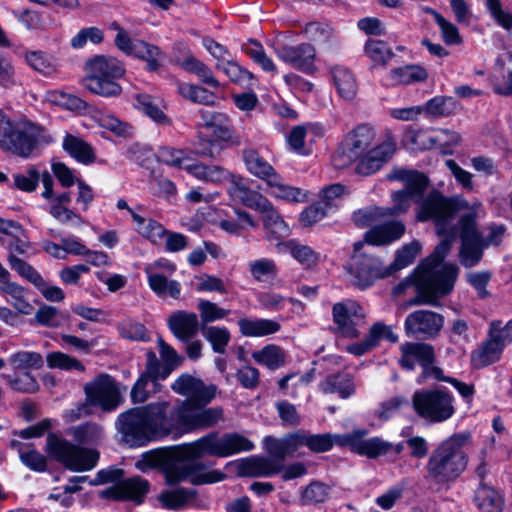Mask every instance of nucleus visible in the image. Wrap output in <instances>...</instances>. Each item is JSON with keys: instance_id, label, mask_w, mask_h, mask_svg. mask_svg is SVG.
<instances>
[{"instance_id": "3", "label": "nucleus", "mask_w": 512, "mask_h": 512, "mask_svg": "<svg viewBox=\"0 0 512 512\" xmlns=\"http://www.w3.org/2000/svg\"><path fill=\"white\" fill-rule=\"evenodd\" d=\"M253 448V442L241 434L225 433L219 435L217 432L209 433L194 442L183 444L175 449L174 456L179 462L166 469V481L169 484H174L186 479L189 472L184 462L187 460L203 456L224 458L251 451Z\"/></svg>"}, {"instance_id": "22", "label": "nucleus", "mask_w": 512, "mask_h": 512, "mask_svg": "<svg viewBox=\"0 0 512 512\" xmlns=\"http://www.w3.org/2000/svg\"><path fill=\"white\" fill-rule=\"evenodd\" d=\"M366 434L365 430H356L344 434V437H338L337 440L340 446H347L351 451L368 458H377L389 453L390 442L379 437L364 439Z\"/></svg>"}, {"instance_id": "30", "label": "nucleus", "mask_w": 512, "mask_h": 512, "mask_svg": "<svg viewBox=\"0 0 512 512\" xmlns=\"http://www.w3.org/2000/svg\"><path fill=\"white\" fill-rule=\"evenodd\" d=\"M202 125L219 141L239 143L234 137L227 115L215 111H201Z\"/></svg>"}, {"instance_id": "31", "label": "nucleus", "mask_w": 512, "mask_h": 512, "mask_svg": "<svg viewBox=\"0 0 512 512\" xmlns=\"http://www.w3.org/2000/svg\"><path fill=\"white\" fill-rule=\"evenodd\" d=\"M230 184L228 193L232 200L237 201L250 209H255L261 200L267 196L262 193L252 190L247 186L246 180L241 175H235L230 172V177L227 180Z\"/></svg>"}, {"instance_id": "17", "label": "nucleus", "mask_w": 512, "mask_h": 512, "mask_svg": "<svg viewBox=\"0 0 512 512\" xmlns=\"http://www.w3.org/2000/svg\"><path fill=\"white\" fill-rule=\"evenodd\" d=\"M86 400L89 404L99 406L105 411L116 409L121 397L112 377L103 374L85 385Z\"/></svg>"}, {"instance_id": "64", "label": "nucleus", "mask_w": 512, "mask_h": 512, "mask_svg": "<svg viewBox=\"0 0 512 512\" xmlns=\"http://www.w3.org/2000/svg\"><path fill=\"white\" fill-rule=\"evenodd\" d=\"M118 331L125 339L134 341L148 340V333L145 326L130 318L124 319L118 323Z\"/></svg>"}, {"instance_id": "15", "label": "nucleus", "mask_w": 512, "mask_h": 512, "mask_svg": "<svg viewBox=\"0 0 512 512\" xmlns=\"http://www.w3.org/2000/svg\"><path fill=\"white\" fill-rule=\"evenodd\" d=\"M374 139L375 132L372 128L365 125L358 126L348 135L334 155V164L343 167L360 159L372 147Z\"/></svg>"}, {"instance_id": "34", "label": "nucleus", "mask_w": 512, "mask_h": 512, "mask_svg": "<svg viewBox=\"0 0 512 512\" xmlns=\"http://www.w3.org/2000/svg\"><path fill=\"white\" fill-rule=\"evenodd\" d=\"M282 461L272 458L252 457L240 464V474L250 477H269L280 472Z\"/></svg>"}, {"instance_id": "13", "label": "nucleus", "mask_w": 512, "mask_h": 512, "mask_svg": "<svg viewBox=\"0 0 512 512\" xmlns=\"http://www.w3.org/2000/svg\"><path fill=\"white\" fill-rule=\"evenodd\" d=\"M454 212V206L449 200L438 192H432L420 202L417 219L422 222L433 220L439 235L454 236V229L451 226Z\"/></svg>"}, {"instance_id": "46", "label": "nucleus", "mask_w": 512, "mask_h": 512, "mask_svg": "<svg viewBox=\"0 0 512 512\" xmlns=\"http://www.w3.org/2000/svg\"><path fill=\"white\" fill-rule=\"evenodd\" d=\"M8 363L14 371H23L24 373L41 368L44 361L40 353L22 350L10 355Z\"/></svg>"}, {"instance_id": "48", "label": "nucleus", "mask_w": 512, "mask_h": 512, "mask_svg": "<svg viewBox=\"0 0 512 512\" xmlns=\"http://www.w3.org/2000/svg\"><path fill=\"white\" fill-rule=\"evenodd\" d=\"M324 393H338L342 398H347L354 393L355 386L351 376L339 374L327 377L320 385Z\"/></svg>"}, {"instance_id": "14", "label": "nucleus", "mask_w": 512, "mask_h": 512, "mask_svg": "<svg viewBox=\"0 0 512 512\" xmlns=\"http://www.w3.org/2000/svg\"><path fill=\"white\" fill-rule=\"evenodd\" d=\"M390 179L403 183L404 189L392 195L393 213L406 212L413 203L418 202L427 186V178L423 173L397 169L392 172Z\"/></svg>"}, {"instance_id": "21", "label": "nucleus", "mask_w": 512, "mask_h": 512, "mask_svg": "<svg viewBox=\"0 0 512 512\" xmlns=\"http://www.w3.org/2000/svg\"><path fill=\"white\" fill-rule=\"evenodd\" d=\"M407 137L419 149L439 148L444 153L460 142L457 132L446 129L411 130Z\"/></svg>"}, {"instance_id": "62", "label": "nucleus", "mask_w": 512, "mask_h": 512, "mask_svg": "<svg viewBox=\"0 0 512 512\" xmlns=\"http://www.w3.org/2000/svg\"><path fill=\"white\" fill-rule=\"evenodd\" d=\"M457 101L451 96H436L430 99L424 108V111L434 116H447L456 111Z\"/></svg>"}, {"instance_id": "61", "label": "nucleus", "mask_w": 512, "mask_h": 512, "mask_svg": "<svg viewBox=\"0 0 512 512\" xmlns=\"http://www.w3.org/2000/svg\"><path fill=\"white\" fill-rule=\"evenodd\" d=\"M25 59L28 65H30L34 70L46 75L55 72L58 66L57 60L53 56L41 51L27 52Z\"/></svg>"}, {"instance_id": "56", "label": "nucleus", "mask_w": 512, "mask_h": 512, "mask_svg": "<svg viewBox=\"0 0 512 512\" xmlns=\"http://www.w3.org/2000/svg\"><path fill=\"white\" fill-rule=\"evenodd\" d=\"M178 92L186 99L203 105H213L215 95L207 89L190 83H178Z\"/></svg>"}, {"instance_id": "47", "label": "nucleus", "mask_w": 512, "mask_h": 512, "mask_svg": "<svg viewBox=\"0 0 512 512\" xmlns=\"http://www.w3.org/2000/svg\"><path fill=\"white\" fill-rule=\"evenodd\" d=\"M156 157L159 162L171 167L183 169L186 172L188 171L187 166H190L193 160L186 151L169 146L160 147L156 153Z\"/></svg>"}, {"instance_id": "32", "label": "nucleus", "mask_w": 512, "mask_h": 512, "mask_svg": "<svg viewBox=\"0 0 512 512\" xmlns=\"http://www.w3.org/2000/svg\"><path fill=\"white\" fill-rule=\"evenodd\" d=\"M381 339H387L388 341L395 343L398 340V336L392 331L390 326L382 323H375L370 328V331L364 341L351 344L347 346L346 350L355 356H361L375 348Z\"/></svg>"}, {"instance_id": "8", "label": "nucleus", "mask_w": 512, "mask_h": 512, "mask_svg": "<svg viewBox=\"0 0 512 512\" xmlns=\"http://www.w3.org/2000/svg\"><path fill=\"white\" fill-rule=\"evenodd\" d=\"M412 406L420 418L430 423L445 422L456 412L453 394L442 388L415 391Z\"/></svg>"}, {"instance_id": "52", "label": "nucleus", "mask_w": 512, "mask_h": 512, "mask_svg": "<svg viewBox=\"0 0 512 512\" xmlns=\"http://www.w3.org/2000/svg\"><path fill=\"white\" fill-rule=\"evenodd\" d=\"M365 53L375 66L382 67L386 66L394 56L391 47L387 43L376 39H370L366 42Z\"/></svg>"}, {"instance_id": "27", "label": "nucleus", "mask_w": 512, "mask_h": 512, "mask_svg": "<svg viewBox=\"0 0 512 512\" xmlns=\"http://www.w3.org/2000/svg\"><path fill=\"white\" fill-rule=\"evenodd\" d=\"M264 184L266 194L277 201L293 205L308 200L306 190L286 183L278 172L272 174Z\"/></svg>"}, {"instance_id": "24", "label": "nucleus", "mask_w": 512, "mask_h": 512, "mask_svg": "<svg viewBox=\"0 0 512 512\" xmlns=\"http://www.w3.org/2000/svg\"><path fill=\"white\" fill-rule=\"evenodd\" d=\"M171 389L176 394L187 397L185 400L203 405L209 404L216 393L215 386H206L199 378L187 373L181 374L173 382Z\"/></svg>"}, {"instance_id": "38", "label": "nucleus", "mask_w": 512, "mask_h": 512, "mask_svg": "<svg viewBox=\"0 0 512 512\" xmlns=\"http://www.w3.org/2000/svg\"><path fill=\"white\" fill-rule=\"evenodd\" d=\"M242 159L247 171L263 182L267 181L272 174L277 172L255 149H244L242 151Z\"/></svg>"}, {"instance_id": "25", "label": "nucleus", "mask_w": 512, "mask_h": 512, "mask_svg": "<svg viewBox=\"0 0 512 512\" xmlns=\"http://www.w3.org/2000/svg\"><path fill=\"white\" fill-rule=\"evenodd\" d=\"M258 203L255 211L261 214L263 228L268 241L285 242V237L289 236L290 228L283 217L278 212L274 204L266 197Z\"/></svg>"}, {"instance_id": "36", "label": "nucleus", "mask_w": 512, "mask_h": 512, "mask_svg": "<svg viewBox=\"0 0 512 512\" xmlns=\"http://www.w3.org/2000/svg\"><path fill=\"white\" fill-rule=\"evenodd\" d=\"M187 173L199 181L220 184L230 177V171L219 165H209L192 160Z\"/></svg>"}, {"instance_id": "2", "label": "nucleus", "mask_w": 512, "mask_h": 512, "mask_svg": "<svg viewBox=\"0 0 512 512\" xmlns=\"http://www.w3.org/2000/svg\"><path fill=\"white\" fill-rule=\"evenodd\" d=\"M405 226L401 221H391L372 227L365 233L363 241L356 242L353 254L346 266L352 281L360 288L372 285L377 279L391 274V268L384 266L383 262L372 256L368 245L381 246L390 244L402 237Z\"/></svg>"}, {"instance_id": "9", "label": "nucleus", "mask_w": 512, "mask_h": 512, "mask_svg": "<svg viewBox=\"0 0 512 512\" xmlns=\"http://www.w3.org/2000/svg\"><path fill=\"white\" fill-rule=\"evenodd\" d=\"M123 475V470L113 467L99 471L93 483H111V486L100 491V497L139 501L148 492L149 484L145 479L136 476L124 480Z\"/></svg>"}, {"instance_id": "18", "label": "nucleus", "mask_w": 512, "mask_h": 512, "mask_svg": "<svg viewBox=\"0 0 512 512\" xmlns=\"http://www.w3.org/2000/svg\"><path fill=\"white\" fill-rule=\"evenodd\" d=\"M444 324L441 314L430 310H417L410 313L404 323V330L408 336L422 339L436 337Z\"/></svg>"}, {"instance_id": "7", "label": "nucleus", "mask_w": 512, "mask_h": 512, "mask_svg": "<svg viewBox=\"0 0 512 512\" xmlns=\"http://www.w3.org/2000/svg\"><path fill=\"white\" fill-rule=\"evenodd\" d=\"M86 75L82 84L93 94L102 97H117L122 87L117 80L124 76V65L115 57L99 55L85 65Z\"/></svg>"}, {"instance_id": "37", "label": "nucleus", "mask_w": 512, "mask_h": 512, "mask_svg": "<svg viewBox=\"0 0 512 512\" xmlns=\"http://www.w3.org/2000/svg\"><path fill=\"white\" fill-rule=\"evenodd\" d=\"M241 334L246 337H264L278 332L281 325L272 319L241 318L238 320Z\"/></svg>"}, {"instance_id": "55", "label": "nucleus", "mask_w": 512, "mask_h": 512, "mask_svg": "<svg viewBox=\"0 0 512 512\" xmlns=\"http://www.w3.org/2000/svg\"><path fill=\"white\" fill-rule=\"evenodd\" d=\"M136 108L147 115L158 124H168L169 119L162 111L159 102L149 95H138L136 98Z\"/></svg>"}, {"instance_id": "57", "label": "nucleus", "mask_w": 512, "mask_h": 512, "mask_svg": "<svg viewBox=\"0 0 512 512\" xmlns=\"http://www.w3.org/2000/svg\"><path fill=\"white\" fill-rule=\"evenodd\" d=\"M254 360L270 369H277L284 364L285 353L276 345H267L252 354Z\"/></svg>"}, {"instance_id": "4", "label": "nucleus", "mask_w": 512, "mask_h": 512, "mask_svg": "<svg viewBox=\"0 0 512 512\" xmlns=\"http://www.w3.org/2000/svg\"><path fill=\"white\" fill-rule=\"evenodd\" d=\"M451 248V240L443 239L434 252L415 270L414 277L418 290L414 304L437 305L438 299L449 294L455 284L457 267L444 262Z\"/></svg>"}, {"instance_id": "43", "label": "nucleus", "mask_w": 512, "mask_h": 512, "mask_svg": "<svg viewBox=\"0 0 512 512\" xmlns=\"http://www.w3.org/2000/svg\"><path fill=\"white\" fill-rule=\"evenodd\" d=\"M331 74L338 94L346 100H352L358 90L354 75L347 68L341 66H335Z\"/></svg>"}, {"instance_id": "10", "label": "nucleus", "mask_w": 512, "mask_h": 512, "mask_svg": "<svg viewBox=\"0 0 512 512\" xmlns=\"http://www.w3.org/2000/svg\"><path fill=\"white\" fill-rule=\"evenodd\" d=\"M398 364L407 371H413L416 365L421 366L422 373L417 378L418 384L425 383L427 378L444 379L441 368L434 365L435 351L432 345L424 342H404L399 346Z\"/></svg>"}, {"instance_id": "44", "label": "nucleus", "mask_w": 512, "mask_h": 512, "mask_svg": "<svg viewBox=\"0 0 512 512\" xmlns=\"http://www.w3.org/2000/svg\"><path fill=\"white\" fill-rule=\"evenodd\" d=\"M170 276L152 273L147 278L150 289L161 298L179 299L181 294V284Z\"/></svg>"}, {"instance_id": "33", "label": "nucleus", "mask_w": 512, "mask_h": 512, "mask_svg": "<svg viewBox=\"0 0 512 512\" xmlns=\"http://www.w3.org/2000/svg\"><path fill=\"white\" fill-rule=\"evenodd\" d=\"M198 317L193 312L177 311L168 319L172 334L183 342L190 341L198 331Z\"/></svg>"}, {"instance_id": "26", "label": "nucleus", "mask_w": 512, "mask_h": 512, "mask_svg": "<svg viewBox=\"0 0 512 512\" xmlns=\"http://www.w3.org/2000/svg\"><path fill=\"white\" fill-rule=\"evenodd\" d=\"M274 52L280 60L303 72L310 73L315 68L316 51L311 44L279 46L274 49Z\"/></svg>"}, {"instance_id": "40", "label": "nucleus", "mask_w": 512, "mask_h": 512, "mask_svg": "<svg viewBox=\"0 0 512 512\" xmlns=\"http://www.w3.org/2000/svg\"><path fill=\"white\" fill-rule=\"evenodd\" d=\"M247 270L250 278L257 283H271L278 275L276 262L267 257L256 258L248 262Z\"/></svg>"}, {"instance_id": "59", "label": "nucleus", "mask_w": 512, "mask_h": 512, "mask_svg": "<svg viewBox=\"0 0 512 512\" xmlns=\"http://www.w3.org/2000/svg\"><path fill=\"white\" fill-rule=\"evenodd\" d=\"M203 337L211 344L216 353H224L230 341V333L227 328L219 326H203Z\"/></svg>"}, {"instance_id": "5", "label": "nucleus", "mask_w": 512, "mask_h": 512, "mask_svg": "<svg viewBox=\"0 0 512 512\" xmlns=\"http://www.w3.org/2000/svg\"><path fill=\"white\" fill-rule=\"evenodd\" d=\"M51 141L45 129L29 121L14 120L0 110V149L3 151L26 158Z\"/></svg>"}, {"instance_id": "16", "label": "nucleus", "mask_w": 512, "mask_h": 512, "mask_svg": "<svg viewBox=\"0 0 512 512\" xmlns=\"http://www.w3.org/2000/svg\"><path fill=\"white\" fill-rule=\"evenodd\" d=\"M110 29L116 32L115 45L119 50L127 55L145 60L149 70L154 71L159 67L162 53L158 47L145 41L132 39L117 22H112Z\"/></svg>"}, {"instance_id": "54", "label": "nucleus", "mask_w": 512, "mask_h": 512, "mask_svg": "<svg viewBox=\"0 0 512 512\" xmlns=\"http://www.w3.org/2000/svg\"><path fill=\"white\" fill-rule=\"evenodd\" d=\"M244 51L263 71L273 75L278 73L275 63L259 42L249 41L245 44Z\"/></svg>"}, {"instance_id": "42", "label": "nucleus", "mask_w": 512, "mask_h": 512, "mask_svg": "<svg viewBox=\"0 0 512 512\" xmlns=\"http://www.w3.org/2000/svg\"><path fill=\"white\" fill-rule=\"evenodd\" d=\"M0 293L6 297L14 309L23 315H29L33 311V306L25 298L26 291L19 284L8 281L0 286Z\"/></svg>"}, {"instance_id": "58", "label": "nucleus", "mask_w": 512, "mask_h": 512, "mask_svg": "<svg viewBox=\"0 0 512 512\" xmlns=\"http://www.w3.org/2000/svg\"><path fill=\"white\" fill-rule=\"evenodd\" d=\"M45 100L53 105L67 110H84L87 107L85 101L81 98L59 90L48 91Z\"/></svg>"}, {"instance_id": "53", "label": "nucleus", "mask_w": 512, "mask_h": 512, "mask_svg": "<svg viewBox=\"0 0 512 512\" xmlns=\"http://www.w3.org/2000/svg\"><path fill=\"white\" fill-rule=\"evenodd\" d=\"M236 219H223L220 220L218 225L219 227L231 235H240V233L250 227L256 228L257 222L254 220L252 215L247 213L246 211L237 209L235 210Z\"/></svg>"}, {"instance_id": "6", "label": "nucleus", "mask_w": 512, "mask_h": 512, "mask_svg": "<svg viewBox=\"0 0 512 512\" xmlns=\"http://www.w3.org/2000/svg\"><path fill=\"white\" fill-rule=\"evenodd\" d=\"M467 462L461 437H450L432 452L426 465L427 476L439 484L454 481L466 469Z\"/></svg>"}, {"instance_id": "39", "label": "nucleus", "mask_w": 512, "mask_h": 512, "mask_svg": "<svg viewBox=\"0 0 512 512\" xmlns=\"http://www.w3.org/2000/svg\"><path fill=\"white\" fill-rule=\"evenodd\" d=\"M132 220L137 233L151 244L158 245L164 241L167 230L156 220L144 218L136 212H132Z\"/></svg>"}, {"instance_id": "41", "label": "nucleus", "mask_w": 512, "mask_h": 512, "mask_svg": "<svg viewBox=\"0 0 512 512\" xmlns=\"http://www.w3.org/2000/svg\"><path fill=\"white\" fill-rule=\"evenodd\" d=\"M62 147L77 162L88 165L94 162L95 154L93 148L83 139L71 134H66Z\"/></svg>"}, {"instance_id": "51", "label": "nucleus", "mask_w": 512, "mask_h": 512, "mask_svg": "<svg viewBox=\"0 0 512 512\" xmlns=\"http://www.w3.org/2000/svg\"><path fill=\"white\" fill-rule=\"evenodd\" d=\"M304 32L308 38L325 46L327 49L332 48L338 42L336 33L326 24L318 22L308 23L305 26Z\"/></svg>"}, {"instance_id": "49", "label": "nucleus", "mask_w": 512, "mask_h": 512, "mask_svg": "<svg viewBox=\"0 0 512 512\" xmlns=\"http://www.w3.org/2000/svg\"><path fill=\"white\" fill-rule=\"evenodd\" d=\"M161 379L156 378L154 375L148 373V365L145 364V371L137 379L133 385L130 397L133 403H143L150 397V391L147 389L149 382L153 384V392L160 391L161 385L158 383Z\"/></svg>"}, {"instance_id": "45", "label": "nucleus", "mask_w": 512, "mask_h": 512, "mask_svg": "<svg viewBox=\"0 0 512 512\" xmlns=\"http://www.w3.org/2000/svg\"><path fill=\"white\" fill-rule=\"evenodd\" d=\"M306 446V433H294L281 440L273 439L271 453L281 458L294 455L301 447Z\"/></svg>"}, {"instance_id": "35", "label": "nucleus", "mask_w": 512, "mask_h": 512, "mask_svg": "<svg viewBox=\"0 0 512 512\" xmlns=\"http://www.w3.org/2000/svg\"><path fill=\"white\" fill-rule=\"evenodd\" d=\"M49 203V213L61 223H72L75 226L84 224V220L72 211L68 205L71 202V196L68 192H62L47 200Z\"/></svg>"}, {"instance_id": "28", "label": "nucleus", "mask_w": 512, "mask_h": 512, "mask_svg": "<svg viewBox=\"0 0 512 512\" xmlns=\"http://www.w3.org/2000/svg\"><path fill=\"white\" fill-rule=\"evenodd\" d=\"M333 318L342 335L355 338L359 335L356 326L364 318V312L357 303H337L333 306Z\"/></svg>"}, {"instance_id": "12", "label": "nucleus", "mask_w": 512, "mask_h": 512, "mask_svg": "<svg viewBox=\"0 0 512 512\" xmlns=\"http://www.w3.org/2000/svg\"><path fill=\"white\" fill-rule=\"evenodd\" d=\"M206 405L182 400L176 407L178 424L182 432H191L198 429H207L216 426L224 420L222 407H205Z\"/></svg>"}, {"instance_id": "19", "label": "nucleus", "mask_w": 512, "mask_h": 512, "mask_svg": "<svg viewBox=\"0 0 512 512\" xmlns=\"http://www.w3.org/2000/svg\"><path fill=\"white\" fill-rule=\"evenodd\" d=\"M460 261L466 267H472L479 261L480 240L477 231L476 214H467L460 219Z\"/></svg>"}, {"instance_id": "50", "label": "nucleus", "mask_w": 512, "mask_h": 512, "mask_svg": "<svg viewBox=\"0 0 512 512\" xmlns=\"http://www.w3.org/2000/svg\"><path fill=\"white\" fill-rule=\"evenodd\" d=\"M391 83L394 85H408L423 81L427 78L424 68L416 65L392 69L389 73Z\"/></svg>"}, {"instance_id": "11", "label": "nucleus", "mask_w": 512, "mask_h": 512, "mask_svg": "<svg viewBox=\"0 0 512 512\" xmlns=\"http://www.w3.org/2000/svg\"><path fill=\"white\" fill-rule=\"evenodd\" d=\"M48 454L72 471L92 469L98 460L95 450L76 446L54 434L47 437Z\"/></svg>"}, {"instance_id": "60", "label": "nucleus", "mask_w": 512, "mask_h": 512, "mask_svg": "<svg viewBox=\"0 0 512 512\" xmlns=\"http://www.w3.org/2000/svg\"><path fill=\"white\" fill-rule=\"evenodd\" d=\"M182 67L185 70L196 74L204 84L213 88H218L220 86L219 81L213 76L211 70L197 58L188 56L182 62Z\"/></svg>"}, {"instance_id": "1", "label": "nucleus", "mask_w": 512, "mask_h": 512, "mask_svg": "<svg viewBox=\"0 0 512 512\" xmlns=\"http://www.w3.org/2000/svg\"><path fill=\"white\" fill-rule=\"evenodd\" d=\"M168 401L129 409L116 420V428L122 440L130 447L144 446L150 441L182 431L176 409L171 411Z\"/></svg>"}, {"instance_id": "23", "label": "nucleus", "mask_w": 512, "mask_h": 512, "mask_svg": "<svg viewBox=\"0 0 512 512\" xmlns=\"http://www.w3.org/2000/svg\"><path fill=\"white\" fill-rule=\"evenodd\" d=\"M395 151L396 141L388 133L381 143L371 147L360 159H357V173L364 176L375 173L392 157Z\"/></svg>"}, {"instance_id": "63", "label": "nucleus", "mask_w": 512, "mask_h": 512, "mask_svg": "<svg viewBox=\"0 0 512 512\" xmlns=\"http://www.w3.org/2000/svg\"><path fill=\"white\" fill-rule=\"evenodd\" d=\"M495 331L493 329L487 332V339L484 345H482V366L491 365L499 361L504 351L505 347L494 338L496 336Z\"/></svg>"}, {"instance_id": "20", "label": "nucleus", "mask_w": 512, "mask_h": 512, "mask_svg": "<svg viewBox=\"0 0 512 512\" xmlns=\"http://www.w3.org/2000/svg\"><path fill=\"white\" fill-rule=\"evenodd\" d=\"M157 345L162 363L153 351H147L146 364L148 365V373L158 379H166L173 370L181 365L183 357L166 343L162 337L157 338Z\"/></svg>"}, {"instance_id": "29", "label": "nucleus", "mask_w": 512, "mask_h": 512, "mask_svg": "<svg viewBox=\"0 0 512 512\" xmlns=\"http://www.w3.org/2000/svg\"><path fill=\"white\" fill-rule=\"evenodd\" d=\"M275 247L277 253H289L300 265L305 268L315 267L321 258L319 252L296 239L286 240L285 242H278L276 243Z\"/></svg>"}]
</instances>
